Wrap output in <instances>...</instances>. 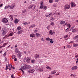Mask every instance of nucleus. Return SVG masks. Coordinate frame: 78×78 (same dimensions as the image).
Segmentation results:
<instances>
[{"label":"nucleus","mask_w":78,"mask_h":78,"mask_svg":"<svg viewBox=\"0 0 78 78\" xmlns=\"http://www.w3.org/2000/svg\"><path fill=\"white\" fill-rule=\"evenodd\" d=\"M31 68V66L30 65H27L26 64L24 65V66H22L20 69V70H21L23 72V70H25V69H30Z\"/></svg>","instance_id":"f257e3e1"},{"label":"nucleus","mask_w":78,"mask_h":78,"mask_svg":"<svg viewBox=\"0 0 78 78\" xmlns=\"http://www.w3.org/2000/svg\"><path fill=\"white\" fill-rule=\"evenodd\" d=\"M2 22L4 23H7L8 22V20L6 18H4L2 20Z\"/></svg>","instance_id":"f03ea898"},{"label":"nucleus","mask_w":78,"mask_h":78,"mask_svg":"<svg viewBox=\"0 0 78 78\" xmlns=\"http://www.w3.org/2000/svg\"><path fill=\"white\" fill-rule=\"evenodd\" d=\"M52 14V13H47L45 14V16L47 17H49L51 16Z\"/></svg>","instance_id":"7ed1b4c3"},{"label":"nucleus","mask_w":78,"mask_h":78,"mask_svg":"<svg viewBox=\"0 0 78 78\" xmlns=\"http://www.w3.org/2000/svg\"><path fill=\"white\" fill-rule=\"evenodd\" d=\"M35 71V69H33V68L30 69L28 71L29 73H33V72H34Z\"/></svg>","instance_id":"20e7f679"},{"label":"nucleus","mask_w":78,"mask_h":78,"mask_svg":"<svg viewBox=\"0 0 78 78\" xmlns=\"http://www.w3.org/2000/svg\"><path fill=\"white\" fill-rule=\"evenodd\" d=\"M6 29L4 28H3L2 30V33L3 35H5V34H6Z\"/></svg>","instance_id":"39448f33"},{"label":"nucleus","mask_w":78,"mask_h":78,"mask_svg":"<svg viewBox=\"0 0 78 78\" xmlns=\"http://www.w3.org/2000/svg\"><path fill=\"white\" fill-rule=\"evenodd\" d=\"M60 24L61 25H63V24H64V23H65L64 25H63V26H65V25H66V23H65V21H63V20H62L60 22Z\"/></svg>","instance_id":"423d86ee"},{"label":"nucleus","mask_w":78,"mask_h":78,"mask_svg":"<svg viewBox=\"0 0 78 78\" xmlns=\"http://www.w3.org/2000/svg\"><path fill=\"white\" fill-rule=\"evenodd\" d=\"M65 9H70V5L67 4L66 5H65Z\"/></svg>","instance_id":"0eeeda50"},{"label":"nucleus","mask_w":78,"mask_h":78,"mask_svg":"<svg viewBox=\"0 0 78 78\" xmlns=\"http://www.w3.org/2000/svg\"><path fill=\"white\" fill-rule=\"evenodd\" d=\"M15 5H16V4L13 3V4L10 7V9H13L14 6H15Z\"/></svg>","instance_id":"6e6552de"},{"label":"nucleus","mask_w":78,"mask_h":78,"mask_svg":"<svg viewBox=\"0 0 78 78\" xmlns=\"http://www.w3.org/2000/svg\"><path fill=\"white\" fill-rule=\"evenodd\" d=\"M31 58L30 57H27L26 58V62H30V60H31Z\"/></svg>","instance_id":"1a4fd4ad"},{"label":"nucleus","mask_w":78,"mask_h":78,"mask_svg":"<svg viewBox=\"0 0 78 78\" xmlns=\"http://www.w3.org/2000/svg\"><path fill=\"white\" fill-rule=\"evenodd\" d=\"M16 54L18 57H21V56H22V55H21V53H20V52H18L17 53H16Z\"/></svg>","instance_id":"9d476101"},{"label":"nucleus","mask_w":78,"mask_h":78,"mask_svg":"<svg viewBox=\"0 0 78 78\" xmlns=\"http://www.w3.org/2000/svg\"><path fill=\"white\" fill-rule=\"evenodd\" d=\"M78 69V67L77 66H73L71 68L72 70H76V69Z\"/></svg>","instance_id":"9b49d317"},{"label":"nucleus","mask_w":78,"mask_h":78,"mask_svg":"<svg viewBox=\"0 0 78 78\" xmlns=\"http://www.w3.org/2000/svg\"><path fill=\"white\" fill-rule=\"evenodd\" d=\"M75 5H76V4L75 3L73 2L71 3V7H74V6H75Z\"/></svg>","instance_id":"f8f14e48"},{"label":"nucleus","mask_w":78,"mask_h":78,"mask_svg":"<svg viewBox=\"0 0 78 78\" xmlns=\"http://www.w3.org/2000/svg\"><path fill=\"white\" fill-rule=\"evenodd\" d=\"M44 69L42 68H41L40 67H39L38 70L40 72H42L43 71Z\"/></svg>","instance_id":"ddd939ff"},{"label":"nucleus","mask_w":78,"mask_h":78,"mask_svg":"<svg viewBox=\"0 0 78 78\" xmlns=\"http://www.w3.org/2000/svg\"><path fill=\"white\" fill-rule=\"evenodd\" d=\"M39 57V54H35L34 56V58L36 59V58H38Z\"/></svg>","instance_id":"4468645a"},{"label":"nucleus","mask_w":78,"mask_h":78,"mask_svg":"<svg viewBox=\"0 0 78 78\" xmlns=\"http://www.w3.org/2000/svg\"><path fill=\"white\" fill-rule=\"evenodd\" d=\"M15 52L16 53H19L20 52V51H19V48H16L15 49Z\"/></svg>","instance_id":"2eb2a0df"},{"label":"nucleus","mask_w":78,"mask_h":78,"mask_svg":"<svg viewBox=\"0 0 78 78\" xmlns=\"http://www.w3.org/2000/svg\"><path fill=\"white\" fill-rule=\"evenodd\" d=\"M9 69V70H10L12 68V65L11 64H9L8 66Z\"/></svg>","instance_id":"dca6fc26"},{"label":"nucleus","mask_w":78,"mask_h":78,"mask_svg":"<svg viewBox=\"0 0 78 78\" xmlns=\"http://www.w3.org/2000/svg\"><path fill=\"white\" fill-rule=\"evenodd\" d=\"M35 27V25L34 24H32L31 25V27H29V28H34V27Z\"/></svg>","instance_id":"f3484780"},{"label":"nucleus","mask_w":78,"mask_h":78,"mask_svg":"<svg viewBox=\"0 0 78 78\" xmlns=\"http://www.w3.org/2000/svg\"><path fill=\"white\" fill-rule=\"evenodd\" d=\"M19 20L18 19H16L14 21V23H17L19 22Z\"/></svg>","instance_id":"a211bd4d"},{"label":"nucleus","mask_w":78,"mask_h":78,"mask_svg":"<svg viewBox=\"0 0 78 78\" xmlns=\"http://www.w3.org/2000/svg\"><path fill=\"white\" fill-rule=\"evenodd\" d=\"M56 72V71L55 70H54L51 72V73L52 74H55Z\"/></svg>","instance_id":"6ab92c4d"},{"label":"nucleus","mask_w":78,"mask_h":78,"mask_svg":"<svg viewBox=\"0 0 78 78\" xmlns=\"http://www.w3.org/2000/svg\"><path fill=\"white\" fill-rule=\"evenodd\" d=\"M23 32V30H20L17 32L18 34H22Z\"/></svg>","instance_id":"aec40b11"},{"label":"nucleus","mask_w":78,"mask_h":78,"mask_svg":"<svg viewBox=\"0 0 78 78\" xmlns=\"http://www.w3.org/2000/svg\"><path fill=\"white\" fill-rule=\"evenodd\" d=\"M33 6H34V5H30L29 6L28 8H29V9H30L31 8H33Z\"/></svg>","instance_id":"412c9836"},{"label":"nucleus","mask_w":78,"mask_h":78,"mask_svg":"<svg viewBox=\"0 0 78 78\" xmlns=\"http://www.w3.org/2000/svg\"><path fill=\"white\" fill-rule=\"evenodd\" d=\"M35 35L34 34H32L30 35V37H34L35 36Z\"/></svg>","instance_id":"4be33fe9"},{"label":"nucleus","mask_w":78,"mask_h":78,"mask_svg":"<svg viewBox=\"0 0 78 78\" xmlns=\"http://www.w3.org/2000/svg\"><path fill=\"white\" fill-rule=\"evenodd\" d=\"M9 17L10 19H12V20H13L14 17H13V16H12V15H10L9 16Z\"/></svg>","instance_id":"5701e85b"},{"label":"nucleus","mask_w":78,"mask_h":78,"mask_svg":"<svg viewBox=\"0 0 78 78\" xmlns=\"http://www.w3.org/2000/svg\"><path fill=\"white\" fill-rule=\"evenodd\" d=\"M30 23V22H29L28 23L27 22H26L25 23H23V25H29Z\"/></svg>","instance_id":"b1692460"},{"label":"nucleus","mask_w":78,"mask_h":78,"mask_svg":"<svg viewBox=\"0 0 78 78\" xmlns=\"http://www.w3.org/2000/svg\"><path fill=\"white\" fill-rule=\"evenodd\" d=\"M35 35H36V36H37V37H39L40 36V35H41L40 34H39L38 33H37Z\"/></svg>","instance_id":"393cba45"},{"label":"nucleus","mask_w":78,"mask_h":78,"mask_svg":"<svg viewBox=\"0 0 78 78\" xmlns=\"http://www.w3.org/2000/svg\"><path fill=\"white\" fill-rule=\"evenodd\" d=\"M74 47H78V44H73Z\"/></svg>","instance_id":"a878e982"},{"label":"nucleus","mask_w":78,"mask_h":78,"mask_svg":"<svg viewBox=\"0 0 78 78\" xmlns=\"http://www.w3.org/2000/svg\"><path fill=\"white\" fill-rule=\"evenodd\" d=\"M14 34V33L13 32H12L9 34L8 35V36H12Z\"/></svg>","instance_id":"bb28decb"},{"label":"nucleus","mask_w":78,"mask_h":78,"mask_svg":"<svg viewBox=\"0 0 78 78\" xmlns=\"http://www.w3.org/2000/svg\"><path fill=\"white\" fill-rule=\"evenodd\" d=\"M49 34H51V35L53 34V32H52V30H50L49 32Z\"/></svg>","instance_id":"cd10ccee"},{"label":"nucleus","mask_w":78,"mask_h":78,"mask_svg":"<svg viewBox=\"0 0 78 78\" xmlns=\"http://www.w3.org/2000/svg\"><path fill=\"white\" fill-rule=\"evenodd\" d=\"M67 26L68 27H69L68 28H70L71 27V26L70 25V24L68 23L67 24Z\"/></svg>","instance_id":"c85d7f7f"},{"label":"nucleus","mask_w":78,"mask_h":78,"mask_svg":"<svg viewBox=\"0 0 78 78\" xmlns=\"http://www.w3.org/2000/svg\"><path fill=\"white\" fill-rule=\"evenodd\" d=\"M21 27L20 26L18 27H17V30H18V31H19V30H21Z\"/></svg>","instance_id":"c756f323"},{"label":"nucleus","mask_w":78,"mask_h":78,"mask_svg":"<svg viewBox=\"0 0 78 78\" xmlns=\"http://www.w3.org/2000/svg\"><path fill=\"white\" fill-rule=\"evenodd\" d=\"M6 45H7V43H4L2 46H3V47H5Z\"/></svg>","instance_id":"7c9ffc66"},{"label":"nucleus","mask_w":78,"mask_h":78,"mask_svg":"<svg viewBox=\"0 0 78 78\" xmlns=\"http://www.w3.org/2000/svg\"><path fill=\"white\" fill-rule=\"evenodd\" d=\"M46 69H48V70H51V68L50 66H48L46 67Z\"/></svg>","instance_id":"2f4dec72"},{"label":"nucleus","mask_w":78,"mask_h":78,"mask_svg":"<svg viewBox=\"0 0 78 78\" xmlns=\"http://www.w3.org/2000/svg\"><path fill=\"white\" fill-rule=\"evenodd\" d=\"M61 14V13L60 12H58L55 13V15L56 16H58V15H60Z\"/></svg>","instance_id":"473e14b6"},{"label":"nucleus","mask_w":78,"mask_h":78,"mask_svg":"<svg viewBox=\"0 0 78 78\" xmlns=\"http://www.w3.org/2000/svg\"><path fill=\"white\" fill-rule=\"evenodd\" d=\"M31 63H32V64H34L35 63V60L33 59L31 60Z\"/></svg>","instance_id":"72a5a7b5"},{"label":"nucleus","mask_w":78,"mask_h":78,"mask_svg":"<svg viewBox=\"0 0 78 78\" xmlns=\"http://www.w3.org/2000/svg\"><path fill=\"white\" fill-rule=\"evenodd\" d=\"M43 9L46 10V9H47V7L46 6L44 5V6L43 7Z\"/></svg>","instance_id":"f704fd0d"},{"label":"nucleus","mask_w":78,"mask_h":78,"mask_svg":"<svg viewBox=\"0 0 78 78\" xmlns=\"http://www.w3.org/2000/svg\"><path fill=\"white\" fill-rule=\"evenodd\" d=\"M76 31V30L75 29H73L72 30V32H73V33H75Z\"/></svg>","instance_id":"c9c22d12"},{"label":"nucleus","mask_w":78,"mask_h":78,"mask_svg":"<svg viewBox=\"0 0 78 78\" xmlns=\"http://www.w3.org/2000/svg\"><path fill=\"white\" fill-rule=\"evenodd\" d=\"M51 20H55V18L53 17H51V19H50Z\"/></svg>","instance_id":"e433bc0d"},{"label":"nucleus","mask_w":78,"mask_h":78,"mask_svg":"<svg viewBox=\"0 0 78 78\" xmlns=\"http://www.w3.org/2000/svg\"><path fill=\"white\" fill-rule=\"evenodd\" d=\"M45 39L46 41H49V40H50V39L49 37H47Z\"/></svg>","instance_id":"4c0bfd02"},{"label":"nucleus","mask_w":78,"mask_h":78,"mask_svg":"<svg viewBox=\"0 0 78 78\" xmlns=\"http://www.w3.org/2000/svg\"><path fill=\"white\" fill-rule=\"evenodd\" d=\"M69 29H70V28H69V27H68L67 29L66 30V32H67V31H69Z\"/></svg>","instance_id":"58836bf2"},{"label":"nucleus","mask_w":78,"mask_h":78,"mask_svg":"<svg viewBox=\"0 0 78 78\" xmlns=\"http://www.w3.org/2000/svg\"><path fill=\"white\" fill-rule=\"evenodd\" d=\"M40 4H41L40 5H44V3H43V1H41L40 2Z\"/></svg>","instance_id":"ea45409f"},{"label":"nucleus","mask_w":78,"mask_h":78,"mask_svg":"<svg viewBox=\"0 0 78 78\" xmlns=\"http://www.w3.org/2000/svg\"><path fill=\"white\" fill-rule=\"evenodd\" d=\"M53 0H49V2L50 3H53Z\"/></svg>","instance_id":"a19ab883"},{"label":"nucleus","mask_w":78,"mask_h":78,"mask_svg":"<svg viewBox=\"0 0 78 78\" xmlns=\"http://www.w3.org/2000/svg\"><path fill=\"white\" fill-rule=\"evenodd\" d=\"M67 47L68 48H70L71 47V46L69 45H68Z\"/></svg>","instance_id":"79ce46f5"},{"label":"nucleus","mask_w":78,"mask_h":78,"mask_svg":"<svg viewBox=\"0 0 78 78\" xmlns=\"http://www.w3.org/2000/svg\"><path fill=\"white\" fill-rule=\"evenodd\" d=\"M44 5H41L40 6V8H41V9H42V8H44Z\"/></svg>","instance_id":"37998d69"},{"label":"nucleus","mask_w":78,"mask_h":78,"mask_svg":"<svg viewBox=\"0 0 78 78\" xmlns=\"http://www.w3.org/2000/svg\"><path fill=\"white\" fill-rule=\"evenodd\" d=\"M26 12V10L25 9H24L23 11H22V12H23V13H25V12Z\"/></svg>","instance_id":"c03bdc74"},{"label":"nucleus","mask_w":78,"mask_h":78,"mask_svg":"<svg viewBox=\"0 0 78 78\" xmlns=\"http://www.w3.org/2000/svg\"><path fill=\"white\" fill-rule=\"evenodd\" d=\"M15 58H16V56H15L14 55H13L12 56V59H15Z\"/></svg>","instance_id":"a18cd8bd"},{"label":"nucleus","mask_w":78,"mask_h":78,"mask_svg":"<svg viewBox=\"0 0 78 78\" xmlns=\"http://www.w3.org/2000/svg\"><path fill=\"white\" fill-rule=\"evenodd\" d=\"M49 41L50 42V44H51V42H52V41H53V39H51L49 40Z\"/></svg>","instance_id":"49530a36"},{"label":"nucleus","mask_w":78,"mask_h":78,"mask_svg":"<svg viewBox=\"0 0 78 78\" xmlns=\"http://www.w3.org/2000/svg\"><path fill=\"white\" fill-rule=\"evenodd\" d=\"M6 55V52H5L3 54V56H5Z\"/></svg>","instance_id":"de8ad7c7"},{"label":"nucleus","mask_w":78,"mask_h":78,"mask_svg":"<svg viewBox=\"0 0 78 78\" xmlns=\"http://www.w3.org/2000/svg\"><path fill=\"white\" fill-rule=\"evenodd\" d=\"M68 35H66L64 37V38H67L68 37Z\"/></svg>","instance_id":"09e8293b"},{"label":"nucleus","mask_w":78,"mask_h":78,"mask_svg":"<svg viewBox=\"0 0 78 78\" xmlns=\"http://www.w3.org/2000/svg\"><path fill=\"white\" fill-rule=\"evenodd\" d=\"M6 6L7 8H9V7L11 6V5H7Z\"/></svg>","instance_id":"8fccbe9b"},{"label":"nucleus","mask_w":78,"mask_h":78,"mask_svg":"<svg viewBox=\"0 0 78 78\" xmlns=\"http://www.w3.org/2000/svg\"><path fill=\"white\" fill-rule=\"evenodd\" d=\"M6 6L7 8H9V7L11 6V5H7Z\"/></svg>","instance_id":"3c124183"},{"label":"nucleus","mask_w":78,"mask_h":78,"mask_svg":"<svg viewBox=\"0 0 78 78\" xmlns=\"http://www.w3.org/2000/svg\"><path fill=\"white\" fill-rule=\"evenodd\" d=\"M8 7H7L6 6H5V7H4V9H8Z\"/></svg>","instance_id":"603ef678"},{"label":"nucleus","mask_w":78,"mask_h":78,"mask_svg":"<svg viewBox=\"0 0 78 78\" xmlns=\"http://www.w3.org/2000/svg\"><path fill=\"white\" fill-rule=\"evenodd\" d=\"M51 25H54V22H52L51 23Z\"/></svg>","instance_id":"864d4df0"},{"label":"nucleus","mask_w":78,"mask_h":78,"mask_svg":"<svg viewBox=\"0 0 78 78\" xmlns=\"http://www.w3.org/2000/svg\"><path fill=\"white\" fill-rule=\"evenodd\" d=\"M14 59L15 61H17V58H14Z\"/></svg>","instance_id":"5fc2aeb1"},{"label":"nucleus","mask_w":78,"mask_h":78,"mask_svg":"<svg viewBox=\"0 0 78 78\" xmlns=\"http://www.w3.org/2000/svg\"><path fill=\"white\" fill-rule=\"evenodd\" d=\"M42 41H43V42H44V38H41V39Z\"/></svg>","instance_id":"6e6d98bb"},{"label":"nucleus","mask_w":78,"mask_h":78,"mask_svg":"<svg viewBox=\"0 0 78 78\" xmlns=\"http://www.w3.org/2000/svg\"><path fill=\"white\" fill-rule=\"evenodd\" d=\"M3 6V4H0V7H2Z\"/></svg>","instance_id":"4d7b16f0"},{"label":"nucleus","mask_w":78,"mask_h":78,"mask_svg":"<svg viewBox=\"0 0 78 78\" xmlns=\"http://www.w3.org/2000/svg\"><path fill=\"white\" fill-rule=\"evenodd\" d=\"M37 30H35L34 31V32H35V33H36V32H37Z\"/></svg>","instance_id":"13d9d810"},{"label":"nucleus","mask_w":78,"mask_h":78,"mask_svg":"<svg viewBox=\"0 0 78 78\" xmlns=\"http://www.w3.org/2000/svg\"><path fill=\"white\" fill-rule=\"evenodd\" d=\"M36 6H35L34 7V9H32L33 10H34V9H35V8H36Z\"/></svg>","instance_id":"bf43d9fd"},{"label":"nucleus","mask_w":78,"mask_h":78,"mask_svg":"<svg viewBox=\"0 0 78 78\" xmlns=\"http://www.w3.org/2000/svg\"><path fill=\"white\" fill-rule=\"evenodd\" d=\"M15 48H16V47H17V45L16 44L15 45Z\"/></svg>","instance_id":"052dcab7"},{"label":"nucleus","mask_w":78,"mask_h":78,"mask_svg":"<svg viewBox=\"0 0 78 78\" xmlns=\"http://www.w3.org/2000/svg\"><path fill=\"white\" fill-rule=\"evenodd\" d=\"M59 75V73H57V74H56V75L57 76Z\"/></svg>","instance_id":"680f3d73"},{"label":"nucleus","mask_w":78,"mask_h":78,"mask_svg":"<svg viewBox=\"0 0 78 78\" xmlns=\"http://www.w3.org/2000/svg\"><path fill=\"white\" fill-rule=\"evenodd\" d=\"M75 58H77V57H78V54H77V55H76L75 56Z\"/></svg>","instance_id":"e2e57ef3"},{"label":"nucleus","mask_w":78,"mask_h":78,"mask_svg":"<svg viewBox=\"0 0 78 78\" xmlns=\"http://www.w3.org/2000/svg\"><path fill=\"white\" fill-rule=\"evenodd\" d=\"M58 1H59V0H55V2H58Z\"/></svg>","instance_id":"0e129e2a"},{"label":"nucleus","mask_w":78,"mask_h":78,"mask_svg":"<svg viewBox=\"0 0 78 78\" xmlns=\"http://www.w3.org/2000/svg\"><path fill=\"white\" fill-rule=\"evenodd\" d=\"M78 60H77L76 61V64H78Z\"/></svg>","instance_id":"69168bd1"},{"label":"nucleus","mask_w":78,"mask_h":78,"mask_svg":"<svg viewBox=\"0 0 78 78\" xmlns=\"http://www.w3.org/2000/svg\"><path fill=\"white\" fill-rule=\"evenodd\" d=\"M3 46H0V48H3Z\"/></svg>","instance_id":"338daca9"},{"label":"nucleus","mask_w":78,"mask_h":78,"mask_svg":"<svg viewBox=\"0 0 78 78\" xmlns=\"http://www.w3.org/2000/svg\"><path fill=\"white\" fill-rule=\"evenodd\" d=\"M70 43H71L72 44V43H73V41H71L70 42Z\"/></svg>","instance_id":"774afa93"}]
</instances>
